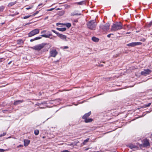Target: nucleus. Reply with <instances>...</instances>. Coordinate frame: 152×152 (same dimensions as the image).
<instances>
[{"instance_id": "obj_37", "label": "nucleus", "mask_w": 152, "mask_h": 152, "mask_svg": "<svg viewBox=\"0 0 152 152\" xmlns=\"http://www.w3.org/2000/svg\"><path fill=\"white\" fill-rule=\"evenodd\" d=\"M23 147V145H19L17 147L19 148V147Z\"/></svg>"}, {"instance_id": "obj_1", "label": "nucleus", "mask_w": 152, "mask_h": 152, "mask_svg": "<svg viewBox=\"0 0 152 152\" xmlns=\"http://www.w3.org/2000/svg\"><path fill=\"white\" fill-rule=\"evenodd\" d=\"M123 28V24L121 22H117L113 24L111 26V31H116Z\"/></svg>"}, {"instance_id": "obj_23", "label": "nucleus", "mask_w": 152, "mask_h": 152, "mask_svg": "<svg viewBox=\"0 0 152 152\" xmlns=\"http://www.w3.org/2000/svg\"><path fill=\"white\" fill-rule=\"evenodd\" d=\"M34 134L36 135H38L39 134V131L37 129L35 130H34Z\"/></svg>"}, {"instance_id": "obj_21", "label": "nucleus", "mask_w": 152, "mask_h": 152, "mask_svg": "<svg viewBox=\"0 0 152 152\" xmlns=\"http://www.w3.org/2000/svg\"><path fill=\"white\" fill-rule=\"evenodd\" d=\"M89 138H87L86 139V140H84V141L83 142V145H85L86 143H87V142H88V141H89Z\"/></svg>"}, {"instance_id": "obj_9", "label": "nucleus", "mask_w": 152, "mask_h": 152, "mask_svg": "<svg viewBox=\"0 0 152 152\" xmlns=\"http://www.w3.org/2000/svg\"><path fill=\"white\" fill-rule=\"evenodd\" d=\"M50 55L51 56L55 57L58 53L56 50H53L50 51Z\"/></svg>"}, {"instance_id": "obj_5", "label": "nucleus", "mask_w": 152, "mask_h": 152, "mask_svg": "<svg viewBox=\"0 0 152 152\" xmlns=\"http://www.w3.org/2000/svg\"><path fill=\"white\" fill-rule=\"evenodd\" d=\"M110 26V24L109 23H107L104 25H101L100 26V28L104 31H107L109 29Z\"/></svg>"}, {"instance_id": "obj_3", "label": "nucleus", "mask_w": 152, "mask_h": 152, "mask_svg": "<svg viewBox=\"0 0 152 152\" xmlns=\"http://www.w3.org/2000/svg\"><path fill=\"white\" fill-rule=\"evenodd\" d=\"M46 45V43H42L36 45L32 48L35 50H39L42 49Z\"/></svg>"}, {"instance_id": "obj_50", "label": "nucleus", "mask_w": 152, "mask_h": 152, "mask_svg": "<svg viewBox=\"0 0 152 152\" xmlns=\"http://www.w3.org/2000/svg\"><path fill=\"white\" fill-rule=\"evenodd\" d=\"M88 149H86V150H88Z\"/></svg>"}, {"instance_id": "obj_39", "label": "nucleus", "mask_w": 152, "mask_h": 152, "mask_svg": "<svg viewBox=\"0 0 152 152\" xmlns=\"http://www.w3.org/2000/svg\"><path fill=\"white\" fill-rule=\"evenodd\" d=\"M5 134H6L5 133H3V135H0V137L5 135Z\"/></svg>"}, {"instance_id": "obj_4", "label": "nucleus", "mask_w": 152, "mask_h": 152, "mask_svg": "<svg viewBox=\"0 0 152 152\" xmlns=\"http://www.w3.org/2000/svg\"><path fill=\"white\" fill-rule=\"evenodd\" d=\"M39 32V30L38 29H36L30 32L28 35L29 37H31L38 34Z\"/></svg>"}, {"instance_id": "obj_34", "label": "nucleus", "mask_w": 152, "mask_h": 152, "mask_svg": "<svg viewBox=\"0 0 152 152\" xmlns=\"http://www.w3.org/2000/svg\"><path fill=\"white\" fill-rule=\"evenodd\" d=\"M129 147L131 148H135V146H133V145H130L129 146Z\"/></svg>"}, {"instance_id": "obj_30", "label": "nucleus", "mask_w": 152, "mask_h": 152, "mask_svg": "<svg viewBox=\"0 0 152 152\" xmlns=\"http://www.w3.org/2000/svg\"><path fill=\"white\" fill-rule=\"evenodd\" d=\"M54 8H51V9H48V10H47V11H51L53 10H54Z\"/></svg>"}, {"instance_id": "obj_42", "label": "nucleus", "mask_w": 152, "mask_h": 152, "mask_svg": "<svg viewBox=\"0 0 152 152\" xmlns=\"http://www.w3.org/2000/svg\"><path fill=\"white\" fill-rule=\"evenodd\" d=\"M48 18V16L46 17H45V18L44 19L45 20H46V19H47Z\"/></svg>"}, {"instance_id": "obj_16", "label": "nucleus", "mask_w": 152, "mask_h": 152, "mask_svg": "<svg viewBox=\"0 0 152 152\" xmlns=\"http://www.w3.org/2000/svg\"><path fill=\"white\" fill-rule=\"evenodd\" d=\"M92 40L94 42H98L99 40V39L95 37H93L92 38Z\"/></svg>"}, {"instance_id": "obj_44", "label": "nucleus", "mask_w": 152, "mask_h": 152, "mask_svg": "<svg viewBox=\"0 0 152 152\" xmlns=\"http://www.w3.org/2000/svg\"><path fill=\"white\" fill-rule=\"evenodd\" d=\"M42 5V4H39V5H38V6H41Z\"/></svg>"}, {"instance_id": "obj_52", "label": "nucleus", "mask_w": 152, "mask_h": 152, "mask_svg": "<svg viewBox=\"0 0 152 152\" xmlns=\"http://www.w3.org/2000/svg\"><path fill=\"white\" fill-rule=\"evenodd\" d=\"M10 137H9L8 138H10Z\"/></svg>"}, {"instance_id": "obj_29", "label": "nucleus", "mask_w": 152, "mask_h": 152, "mask_svg": "<svg viewBox=\"0 0 152 152\" xmlns=\"http://www.w3.org/2000/svg\"><path fill=\"white\" fill-rule=\"evenodd\" d=\"M18 43H23V41L22 40H18L17 41Z\"/></svg>"}, {"instance_id": "obj_26", "label": "nucleus", "mask_w": 152, "mask_h": 152, "mask_svg": "<svg viewBox=\"0 0 152 152\" xmlns=\"http://www.w3.org/2000/svg\"><path fill=\"white\" fill-rule=\"evenodd\" d=\"M79 15V14L78 13H74V12H72V13L71 14V15L72 16H74V15Z\"/></svg>"}, {"instance_id": "obj_43", "label": "nucleus", "mask_w": 152, "mask_h": 152, "mask_svg": "<svg viewBox=\"0 0 152 152\" xmlns=\"http://www.w3.org/2000/svg\"><path fill=\"white\" fill-rule=\"evenodd\" d=\"M34 40H35L34 39H31L30 40V41L32 42V41H34Z\"/></svg>"}, {"instance_id": "obj_53", "label": "nucleus", "mask_w": 152, "mask_h": 152, "mask_svg": "<svg viewBox=\"0 0 152 152\" xmlns=\"http://www.w3.org/2000/svg\"><path fill=\"white\" fill-rule=\"evenodd\" d=\"M151 152H152V151Z\"/></svg>"}, {"instance_id": "obj_35", "label": "nucleus", "mask_w": 152, "mask_h": 152, "mask_svg": "<svg viewBox=\"0 0 152 152\" xmlns=\"http://www.w3.org/2000/svg\"><path fill=\"white\" fill-rule=\"evenodd\" d=\"M61 152H69V151L67 150H64L61 151Z\"/></svg>"}, {"instance_id": "obj_13", "label": "nucleus", "mask_w": 152, "mask_h": 152, "mask_svg": "<svg viewBox=\"0 0 152 152\" xmlns=\"http://www.w3.org/2000/svg\"><path fill=\"white\" fill-rule=\"evenodd\" d=\"M91 114V112H88V113H86L83 116V119L84 118H87V117H88Z\"/></svg>"}, {"instance_id": "obj_46", "label": "nucleus", "mask_w": 152, "mask_h": 152, "mask_svg": "<svg viewBox=\"0 0 152 152\" xmlns=\"http://www.w3.org/2000/svg\"><path fill=\"white\" fill-rule=\"evenodd\" d=\"M12 62V61H10L8 63V64H10Z\"/></svg>"}, {"instance_id": "obj_40", "label": "nucleus", "mask_w": 152, "mask_h": 152, "mask_svg": "<svg viewBox=\"0 0 152 152\" xmlns=\"http://www.w3.org/2000/svg\"><path fill=\"white\" fill-rule=\"evenodd\" d=\"M152 25V21L151 22L149 23V26H150Z\"/></svg>"}, {"instance_id": "obj_32", "label": "nucleus", "mask_w": 152, "mask_h": 152, "mask_svg": "<svg viewBox=\"0 0 152 152\" xmlns=\"http://www.w3.org/2000/svg\"><path fill=\"white\" fill-rule=\"evenodd\" d=\"M111 35H113V34H109L107 35V37H109V38L110 37V36H111Z\"/></svg>"}, {"instance_id": "obj_38", "label": "nucleus", "mask_w": 152, "mask_h": 152, "mask_svg": "<svg viewBox=\"0 0 152 152\" xmlns=\"http://www.w3.org/2000/svg\"><path fill=\"white\" fill-rule=\"evenodd\" d=\"M68 48V47L67 46H64V49H66Z\"/></svg>"}, {"instance_id": "obj_12", "label": "nucleus", "mask_w": 152, "mask_h": 152, "mask_svg": "<svg viewBox=\"0 0 152 152\" xmlns=\"http://www.w3.org/2000/svg\"><path fill=\"white\" fill-rule=\"evenodd\" d=\"M23 102V100H20L15 101L14 103V104L15 105H17L20 104V103L22 102Z\"/></svg>"}, {"instance_id": "obj_6", "label": "nucleus", "mask_w": 152, "mask_h": 152, "mask_svg": "<svg viewBox=\"0 0 152 152\" xmlns=\"http://www.w3.org/2000/svg\"><path fill=\"white\" fill-rule=\"evenodd\" d=\"M151 72V71L148 69H145L141 72V74L144 76H146L150 74Z\"/></svg>"}, {"instance_id": "obj_31", "label": "nucleus", "mask_w": 152, "mask_h": 152, "mask_svg": "<svg viewBox=\"0 0 152 152\" xmlns=\"http://www.w3.org/2000/svg\"><path fill=\"white\" fill-rule=\"evenodd\" d=\"M40 38H41V37H35L34 38V39H35V40H37V39H39Z\"/></svg>"}, {"instance_id": "obj_33", "label": "nucleus", "mask_w": 152, "mask_h": 152, "mask_svg": "<svg viewBox=\"0 0 152 152\" xmlns=\"http://www.w3.org/2000/svg\"><path fill=\"white\" fill-rule=\"evenodd\" d=\"M66 7L69 8H70V5H66Z\"/></svg>"}, {"instance_id": "obj_14", "label": "nucleus", "mask_w": 152, "mask_h": 152, "mask_svg": "<svg viewBox=\"0 0 152 152\" xmlns=\"http://www.w3.org/2000/svg\"><path fill=\"white\" fill-rule=\"evenodd\" d=\"M84 119L85 122L86 123H88L91 122L92 121L93 119L91 118H84Z\"/></svg>"}, {"instance_id": "obj_22", "label": "nucleus", "mask_w": 152, "mask_h": 152, "mask_svg": "<svg viewBox=\"0 0 152 152\" xmlns=\"http://www.w3.org/2000/svg\"><path fill=\"white\" fill-rule=\"evenodd\" d=\"M151 103H149L148 104H145L144 105L143 107H149L151 105Z\"/></svg>"}, {"instance_id": "obj_48", "label": "nucleus", "mask_w": 152, "mask_h": 152, "mask_svg": "<svg viewBox=\"0 0 152 152\" xmlns=\"http://www.w3.org/2000/svg\"><path fill=\"white\" fill-rule=\"evenodd\" d=\"M145 41V39H143V41L144 42Z\"/></svg>"}, {"instance_id": "obj_51", "label": "nucleus", "mask_w": 152, "mask_h": 152, "mask_svg": "<svg viewBox=\"0 0 152 152\" xmlns=\"http://www.w3.org/2000/svg\"><path fill=\"white\" fill-rule=\"evenodd\" d=\"M2 61H0V62H1Z\"/></svg>"}, {"instance_id": "obj_28", "label": "nucleus", "mask_w": 152, "mask_h": 152, "mask_svg": "<svg viewBox=\"0 0 152 152\" xmlns=\"http://www.w3.org/2000/svg\"><path fill=\"white\" fill-rule=\"evenodd\" d=\"M7 151V149L4 150L2 149H0V152H4Z\"/></svg>"}, {"instance_id": "obj_25", "label": "nucleus", "mask_w": 152, "mask_h": 152, "mask_svg": "<svg viewBox=\"0 0 152 152\" xmlns=\"http://www.w3.org/2000/svg\"><path fill=\"white\" fill-rule=\"evenodd\" d=\"M52 31L54 33H55L58 36V34H59L60 33H59L58 32L56 31H55V30H52Z\"/></svg>"}, {"instance_id": "obj_20", "label": "nucleus", "mask_w": 152, "mask_h": 152, "mask_svg": "<svg viewBox=\"0 0 152 152\" xmlns=\"http://www.w3.org/2000/svg\"><path fill=\"white\" fill-rule=\"evenodd\" d=\"M84 3V2L83 1H82L79 2H76L74 3H73V4H77L78 5H82L83 4V3Z\"/></svg>"}, {"instance_id": "obj_2", "label": "nucleus", "mask_w": 152, "mask_h": 152, "mask_svg": "<svg viewBox=\"0 0 152 152\" xmlns=\"http://www.w3.org/2000/svg\"><path fill=\"white\" fill-rule=\"evenodd\" d=\"M96 24L95 20H91L88 22L87 24L88 27L91 30H94Z\"/></svg>"}, {"instance_id": "obj_8", "label": "nucleus", "mask_w": 152, "mask_h": 152, "mask_svg": "<svg viewBox=\"0 0 152 152\" xmlns=\"http://www.w3.org/2000/svg\"><path fill=\"white\" fill-rule=\"evenodd\" d=\"M142 44V43L138 42H133L129 44H128L127 45L128 46H131V47H134L136 45H140Z\"/></svg>"}, {"instance_id": "obj_7", "label": "nucleus", "mask_w": 152, "mask_h": 152, "mask_svg": "<svg viewBox=\"0 0 152 152\" xmlns=\"http://www.w3.org/2000/svg\"><path fill=\"white\" fill-rule=\"evenodd\" d=\"M58 37L63 41L66 42L68 41V39H69V38H67L66 36L61 34H58Z\"/></svg>"}, {"instance_id": "obj_27", "label": "nucleus", "mask_w": 152, "mask_h": 152, "mask_svg": "<svg viewBox=\"0 0 152 152\" xmlns=\"http://www.w3.org/2000/svg\"><path fill=\"white\" fill-rule=\"evenodd\" d=\"M31 15H28V16H24L23 17V18L24 19H27V18H29Z\"/></svg>"}, {"instance_id": "obj_18", "label": "nucleus", "mask_w": 152, "mask_h": 152, "mask_svg": "<svg viewBox=\"0 0 152 152\" xmlns=\"http://www.w3.org/2000/svg\"><path fill=\"white\" fill-rule=\"evenodd\" d=\"M51 34H42L41 35V36L45 37V38H49L51 36Z\"/></svg>"}, {"instance_id": "obj_17", "label": "nucleus", "mask_w": 152, "mask_h": 152, "mask_svg": "<svg viewBox=\"0 0 152 152\" xmlns=\"http://www.w3.org/2000/svg\"><path fill=\"white\" fill-rule=\"evenodd\" d=\"M16 3V1L14 2H11L10 3L8 4V7H11L12 6L15 4Z\"/></svg>"}, {"instance_id": "obj_41", "label": "nucleus", "mask_w": 152, "mask_h": 152, "mask_svg": "<svg viewBox=\"0 0 152 152\" xmlns=\"http://www.w3.org/2000/svg\"><path fill=\"white\" fill-rule=\"evenodd\" d=\"M39 12V11H36V12L35 13H34V14L36 15V14H38Z\"/></svg>"}, {"instance_id": "obj_45", "label": "nucleus", "mask_w": 152, "mask_h": 152, "mask_svg": "<svg viewBox=\"0 0 152 152\" xmlns=\"http://www.w3.org/2000/svg\"><path fill=\"white\" fill-rule=\"evenodd\" d=\"M31 8V7H29V8H26V9L27 10H29V9H30Z\"/></svg>"}, {"instance_id": "obj_10", "label": "nucleus", "mask_w": 152, "mask_h": 152, "mask_svg": "<svg viewBox=\"0 0 152 152\" xmlns=\"http://www.w3.org/2000/svg\"><path fill=\"white\" fill-rule=\"evenodd\" d=\"M150 145L148 140L147 139H145L143 140V145L144 147H147L149 146Z\"/></svg>"}, {"instance_id": "obj_11", "label": "nucleus", "mask_w": 152, "mask_h": 152, "mask_svg": "<svg viewBox=\"0 0 152 152\" xmlns=\"http://www.w3.org/2000/svg\"><path fill=\"white\" fill-rule=\"evenodd\" d=\"M24 145L25 146H27L30 143V141L28 140H25L24 141Z\"/></svg>"}, {"instance_id": "obj_36", "label": "nucleus", "mask_w": 152, "mask_h": 152, "mask_svg": "<svg viewBox=\"0 0 152 152\" xmlns=\"http://www.w3.org/2000/svg\"><path fill=\"white\" fill-rule=\"evenodd\" d=\"M46 32V31L45 30H44L41 32V33L42 34H43L44 33H45Z\"/></svg>"}, {"instance_id": "obj_47", "label": "nucleus", "mask_w": 152, "mask_h": 152, "mask_svg": "<svg viewBox=\"0 0 152 152\" xmlns=\"http://www.w3.org/2000/svg\"><path fill=\"white\" fill-rule=\"evenodd\" d=\"M35 15H35V14H34H34H33L32 15V16H35Z\"/></svg>"}, {"instance_id": "obj_24", "label": "nucleus", "mask_w": 152, "mask_h": 152, "mask_svg": "<svg viewBox=\"0 0 152 152\" xmlns=\"http://www.w3.org/2000/svg\"><path fill=\"white\" fill-rule=\"evenodd\" d=\"M4 8V7L3 6L0 7V12L3 11Z\"/></svg>"}, {"instance_id": "obj_15", "label": "nucleus", "mask_w": 152, "mask_h": 152, "mask_svg": "<svg viewBox=\"0 0 152 152\" xmlns=\"http://www.w3.org/2000/svg\"><path fill=\"white\" fill-rule=\"evenodd\" d=\"M58 30L61 31H64L66 30V28H56Z\"/></svg>"}, {"instance_id": "obj_19", "label": "nucleus", "mask_w": 152, "mask_h": 152, "mask_svg": "<svg viewBox=\"0 0 152 152\" xmlns=\"http://www.w3.org/2000/svg\"><path fill=\"white\" fill-rule=\"evenodd\" d=\"M64 25H65L68 28H69L71 26V24L70 23H65L64 24Z\"/></svg>"}, {"instance_id": "obj_49", "label": "nucleus", "mask_w": 152, "mask_h": 152, "mask_svg": "<svg viewBox=\"0 0 152 152\" xmlns=\"http://www.w3.org/2000/svg\"><path fill=\"white\" fill-rule=\"evenodd\" d=\"M1 59H4V60H5L4 59H3V58H1Z\"/></svg>"}]
</instances>
